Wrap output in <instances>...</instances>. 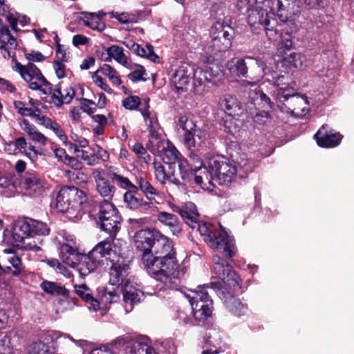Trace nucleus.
Masks as SVG:
<instances>
[{"instance_id":"obj_32","label":"nucleus","mask_w":354,"mask_h":354,"mask_svg":"<svg viewBox=\"0 0 354 354\" xmlns=\"http://www.w3.org/2000/svg\"><path fill=\"white\" fill-rule=\"evenodd\" d=\"M219 106L225 111V115H235L239 116L241 106L240 102L230 94H225L221 98Z\"/></svg>"},{"instance_id":"obj_14","label":"nucleus","mask_w":354,"mask_h":354,"mask_svg":"<svg viewBox=\"0 0 354 354\" xmlns=\"http://www.w3.org/2000/svg\"><path fill=\"white\" fill-rule=\"evenodd\" d=\"M272 10L263 5L255 4L254 8L250 10L248 16V22L253 30L259 29L267 31L270 30V19L274 15Z\"/></svg>"},{"instance_id":"obj_17","label":"nucleus","mask_w":354,"mask_h":354,"mask_svg":"<svg viewBox=\"0 0 354 354\" xmlns=\"http://www.w3.org/2000/svg\"><path fill=\"white\" fill-rule=\"evenodd\" d=\"M270 81L276 87L272 93V97L275 102L284 98L287 95H289L295 90L293 86H291L292 81L288 72L273 75L272 79Z\"/></svg>"},{"instance_id":"obj_9","label":"nucleus","mask_w":354,"mask_h":354,"mask_svg":"<svg viewBox=\"0 0 354 354\" xmlns=\"http://www.w3.org/2000/svg\"><path fill=\"white\" fill-rule=\"evenodd\" d=\"M115 246L118 245H95L87 254H84L83 263H80L81 273L88 274L104 265V259H112L113 247Z\"/></svg>"},{"instance_id":"obj_12","label":"nucleus","mask_w":354,"mask_h":354,"mask_svg":"<svg viewBox=\"0 0 354 354\" xmlns=\"http://www.w3.org/2000/svg\"><path fill=\"white\" fill-rule=\"evenodd\" d=\"M45 183L41 176L34 171H26L21 176L19 187L23 195L38 198L45 192Z\"/></svg>"},{"instance_id":"obj_7","label":"nucleus","mask_w":354,"mask_h":354,"mask_svg":"<svg viewBox=\"0 0 354 354\" xmlns=\"http://www.w3.org/2000/svg\"><path fill=\"white\" fill-rule=\"evenodd\" d=\"M120 245L113 247L112 259H107L111 262L109 268V283L115 286H127L130 283L129 275L130 266L124 258L120 253Z\"/></svg>"},{"instance_id":"obj_25","label":"nucleus","mask_w":354,"mask_h":354,"mask_svg":"<svg viewBox=\"0 0 354 354\" xmlns=\"http://www.w3.org/2000/svg\"><path fill=\"white\" fill-rule=\"evenodd\" d=\"M213 288L214 287L212 286V283L209 284L198 286L196 290L192 291L194 293L192 297L187 295L190 304H200V306L208 304L213 306V300L208 292V289L212 292H215L216 289Z\"/></svg>"},{"instance_id":"obj_40","label":"nucleus","mask_w":354,"mask_h":354,"mask_svg":"<svg viewBox=\"0 0 354 354\" xmlns=\"http://www.w3.org/2000/svg\"><path fill=\"white\" fill-rule=\"evenodd\" d=\"M82 15L83 17L80 18V20L84 26L99 31L104 30L106 27L104 23L99 19L98 17L95 15V12H83Z\"/></svg>"},{"instance_id":"obj_44","label":"nucleus","mask_w":354,"mask_h":354,"mask_svg":"<svg viewBox=\"0 0 354 354\" xmlns=\"http://www.w3.org/2000/svg\"><path fill=\"white\" fill-rule=\"evenodd\" d=\"M105 51L109 52L111 59L113 58L124 67L131 68L122 47L118 45H111L110 47L105 48Z\"/></svg>"},{"instance_id":"obj_36","label":"nucleus","mask_w":354,"mask_h":354,"mask_svg":"<svg viewBox=\"0 0 354 354\" xmlns=\"http://www.w3.org/2000/svg\"><path fill=\"white\" fill-rule=\"evenodd\" d=\"M115 344L120 346H126L125 350L127 353L130 354H137L140 349H144V344L133 339L130 336L124 335L118 337L114 341Z\"/></svg>"},{"instance_id":"obj_24","label":"nucleus","mask_w":354,"mask_h":354,"mask_svg":"<svg viewBox=\"0 0 354 354\" xmlns=\"http://www.w3.org/2000/svg\"><path fill=\"white\" fill-rule=\"evenodd\" d=\"M153 165L156 178L161 184H165L166 181H169L177 186L181 185L180 180L174 176L176 169L174 167L157 162H154Z\"/></svg>"},{"instance_id":"obj_57","label":"nucleus","mask_w":354,"mask_h":354,"mask_svg":"<svg viewBox=\"0 0 354 354\" xmlns=\"http://www.w3.org/2000/svg\"><path fill=\"white\" fill-rule=\"evenodd\" d=\"M91 105H95V102H93L92 100H88L84 97L80 99V109L89 115H92L96 110L95 106L90 107Z\"/></svg>"},{"instance_id":"obj_19","label":"nucleus","mask_w":354,"mask_h":354,"mask_svg":"<svg viewBox=\"0 0 354 354\" xmlns=\"http://www.w3.org/2000/svg\"><path fill=\"white\" fill-rule=\"evenodd\" d=\"M264 73L263 62L259 59L248 57L243 78L249 80H245V83L251 87L255 86L263 77Z\"/></svg>"},{"instance_id":"obj_43","label":"nucleus","mask_w":354,"mask_h":354,"mask_svg":"<svg viewBox=\"0 0 354 354\" xmlns=\"http://www.w3.org/2000/svg\"><path fill=\"white\" fill-rule=\"evenodd\" d=\"M122 295L124 301L130 304H136L140 301L142 292L133 286L127 285L122 286Z\"/></svg>"},{"instance_id":"obj_55","label":"nucleus","mask_w":354,"mask_h":354,"mask_svg":"<svg viewBox=\"0 0 354 354\" xmlns=\"http://www.w3.org/2000/svg\"><path fill=\"white\" fill-rule=\"evenodd\" d=\"M137 67H139V70L133 71L131 73H130L127 77L128 78L131 80L133 82H136L138 81H147L149 78L144 77V75H146V70L145 68L140 64H135Z\"/></svg>"},{"instance_id":"obj_60","label":"nucleus","mask_w":354,"mask_h":354,"mask_svg":"<svg viewBox=\"0 0 354 354\" xmlns=\"http://www.w3.org/2000/svg\"><path fill=\"white\" fill-rule=\"evenodd\" d=\"M251 5V0H238L236 3V9L240 14L250 13L254 8Z\"/></svg>"},{"instance_id":"obj_48","label":"nucleus","mask_w":354,"mask_h":354,"mask_svg":"<svg viewBox=\"0 0 354 354\" xmlns=\"http://www.w3.org/2000/svg\"><path fill=\"white\" fill-rule=\"evenodd\" d=\"M110 178L111 179L113 184L115 183L122 189H128L129 190L135 189V192L138 191V187L133 185L128 178L124 177L116 172H109Z\"/></svg>"},{"instance_id":"obj_62","label":"nucleus","mask_w":354,"mask_h":354,"mask_svg":"<svg viewBox=\"0 0 354 354\" xmlns=\"http://www.w3.org/2000/svg\"><path fill=\"white\" fill-rule=\"evenodd\" d=\"M92 78L95 84L100 87L102 90L108 93H113L112 88L104 81L101 76L97 74V73H93Z\"/></svg>"},{"instance_id":"obj_63","label":"nucleus","mask_w":354,"mask_h":354,"mask_svg":"<svg viewBox=\"0 0 354 354\" xmlns=\"http://www.w3.org/2000/svg\"><path fill=\"white\" fill-rule=\"evenodd\" d=\"M77 157H80L86 162L88 165H95L97 164V160L95 158L94 153H89L88 151L82 150L78 154Z\"/></svg>"},{"instance_id":"obj_58","label":"nucleus","mask_w":354,"mask_h":354,"mask_svg":"<svg viewBox=\"0 0 354 354\" xmlns=\"http://www.w3.org/2000/svg\"><path fill=\"white\" fill-rule=\"evenodd\" d=\"M287 37H284L281 41L279 42V48L280 53L284 54L286 51H289L292 48L293 42L292 40V37L289 34H286Z\"/></svg>"},{"instance_id":"obj_27","label":"nucleus","mask_w":354,"mask_h":354,"mask_svg":"<svg viewBox=\"0 0 354 354\" xmlns=\"http://www.w3.org/2000/svg\"><path fill=\"white\" fill-rule=\"evenodd\" d=\"M91 209V213L98 209L97 214L98 220L109 218L110 217L121 218L117 207L109 200H103L98 203L93 201Z\"/></svg>"},{"instance_id":"obj_64","label":"nucleus","mask_w":354,"mask_h":354,"mask_svg":"<svg viewBox=\"0 0 354 354\" xmlns=\"http://www.w3.org/2000/svg\"><path fill=\"white\" fill-rule=\"evenodd\" d=\"M173 82L175 84V86L178 91H183V86L187 85L189 83V80L187 77H181L178 75L176 73L173 75Z\"/></svg>"},{"instance_id":"obj_23","label":"nucleus","mask_w":354,"mask_h":354,"mask_svg":"<svg viewBox=\"0 0 354 354\" xmlns=\"http://www.w3.org/2000/svg\"><path fill=\"white\" fill-rule=\"evenodd\" d=\"M124 203L127 208L140 211H146L153 207V203L145 201L138 191L131 189L126 192L124 194Z\"/></svg>"},{"instance_id":"obj_13","label":"nucleus","mask_w":354,"mask_h":354,"mask_svg":"<svg viewBox=\"0 0 354 354\" xmlns=\"http://www.w3.org/2000/svg\"><path fill=\"white\" fill-rule=\"evenodd\" d=\"M276 104L283 113L299 115L306 114L308 102L306 96H301L295 89L289 95L277 101Z\"/></svg>"},{"instance_id":"obj_45","label":"nucleus","mask_w":354,"mask_h":354,"mask_svg":"<svg viewBox=\"0 0 354 354\" xmlns=\"http://www.w3.org/2000/svg\"><path fill=\"white\" fill-rule=\"evenodd\" d=\"M133 46L135 48L133 52L136 53L138 56L146 57L147 59L153 62V63H159L160 57L155 53L153 50V47L151 44H147L146 46L147 50H145L138 44H136V45Z\"/></svg>"},{"instance_id":"obj_10","label":"nucleus","mask_w":354,"mask_h":354,"mask_svg":"<svg viewBox=\"0 0 354 354\" xmlns=\"http://www.w3.org/2000/svg\"><path fill=\"white\" fill-rule=\"evenodd\" d=\"M213 55H209L207 57V65L205 68H196L193 75V84L194 86L195 92L199 93L201 90L199 88L202 86H206V84H212V85L217 84L218 82L223 76L221 71V66L213 63ZM205 88L202 89L204 91Z\"/></svg>"},{"instance_id":"obj_51","label":"nucleus","mask_w":354,"mask_h":354,"mask_svg":"<svg viewBox=\"0 0 354 354\" xmlns=\"http://www.w3.org/2000/svg\"><path fill=\"white\" fill-rule=\"evenodd\" d=\"M282 59L285 63L288 64L290 66H292L295 68H301L302 67V60L301 59V55L299 53L292 52L290 54L285 53L281 55Z\"/></svg>"},{"instance_id":"obj_49","label":"nucleus","mask_w":354,"mask_h":354,"mask_svg":"<svg viewBox=\"0 0 354 354\" xmlns=\"http://www.w3.org/2000/svg\"><path fill=\"white\" fill-rule=\"evenodd\" d=\"M69 61V56L64 53L63 56H57V59L53 62V67L55 74L59 79L64 78L66 76V66L64 62Z\"/></svg>"},{"instance_id":"obj_29","label":"nucleus","mask_w":354,"mask_h":354,"mask_svg":"<svg viewBox=\"0 0 354 354\" xmlns=\"http://www.w3.org/2000/svg\"><path fill=\"white\" fill-rule=\"evenodd\" d=\"M198 165L192 167L184 157L180 159V161L178 162V167L182 180L180 181L181 185H185L187 183H192V178L194 174V171H200L202 169L203 162L198 161Z\"/></svg>"},{"instance_id":"obj_53","label":"nucleus","mask_w":354,"mask_h":354,"mask_svg":"<svg viewBox=\"0 0 354 354\" xmlns=\"http://www.w3.org/2000/svg\"><path fill=\"white\" fill-rule=\"evenodd\" d=\"M10 338L5 333H0V354H12Z\"/></svg>"},{"instance_id":"obj_28","label":"nucleus","mask_w":354,"mask_h":354,"mask_svg":"<svg viewBox=\"0 0 354 354\" xmlns=\"http://www.w3.org/2000/svg\"><path fill=\"white\" fill-rule=\"evenodd\" d=\"M212 249L214 250H216L218 252H219L221 254V257H220L218 254H216L213 257L212 261L214 263V272L216 274V278H218L221 279V274H218V272L215 270V266H217V263L214 262V257H218L219 261L218 259L216 261L219 263L221 264L222 260L225 261V264L230 265L228 263L226 262L225 259H232L234 257H235L238 252V249L236 246V245H212Z\"/></svg>"},{"instance_id":"obj_5","label":"nucleus","mask_w":354,"mask_h":354,"mask_svg":"<svg viewBox=\"0 0 354 354\" xmlns=\"http://www.w3.org/2000/svg\"><path fill=\"white\" fill-rule=\"evenodd\" d=\"M180 215L185 222L191 227H197L198 232L205 243H233L234 237L230 230L223 227L220 223L218 225L208 222H198L197 217L187 210L180 212Z\"/></svg>"},{"instance_id":"obj_16","label":"nucleus","mask_w":354,"mask_h":354,"mask_svg":"<svg viewBox=\"0 0 354 354\" xmlns=\"http://www.w3.org/2000/svg\"><path fill=\"white\" fill-rule=\"evenodd\" d=\"M93 176L97 193L104 198V200L111 201L116 189L110 178L109 172L106 174L104 170L97 169L93 171Z\"/></svg>"},{"instance_id":"obj_30","label":"nucleus","mask_w":354,"mask_h":354,"mask_svg":"<svg viewBox=\"0 0 354 354\" xmlns=\"http://www.w3.org/2000/svg\"><path fill=\"white\" fill-rule=\"evenodd\" d=\"M75 289L76 295L88 305L90 310L96 312L100 308V302L93 297L91 289L86 284L75 285Z\"/></svg>"},{"instance_id":"obj_1","label":"nucleus","mask_w":354,"mask_h":354,"mask_svg":"<svg viewBox=\"0 0 354 354\" xmlns=\"http://www.w3.org/2000/svg\"><path fill=\"white\" fill-rule=\"evenodd\" d=\"M142 255V263L148 274L153 279L159 281L170 289L178 290L180 287V278L185 274L179 269L174 245H162L168 253L163 256H153L151 248L153 245H148Z\"/></svg>"},{"instance_id":"obj_4","label":"nucleus","mask_w":354,"mask_h":354,"mask_svg":"<svg viewBox=\"0 0 354 354\" xmlns=\"http://www.w3.org/2000/svg\"><path fill=\"white\" fill-rule=\"evenodd\" d=\"M93 200L88 194L75 186H64L56 196V209L69 220L79 219L84 212L91 214Z\"/></svg>"},{"instance_id":"obj_59","label":"nucleus","mask_w":354,"mask_h":354,"mask_svg":"<svg viewBox=\"0 0 354 354\" xmlns=\"http://www.w3.org/2000/svg\"><path fill=\"white\" fill-rule=\"evenodd\" d=\"M178 124L184 131V132L189 129H193L196 127L194 122L192 120H189L188 117L186 115H182L179 118Z\"/></svg>"},{"instance_id":"obj_34","label":"nucleus","mask_w":354,"mask_h":354,"mask_svg":"<svg viewBox=\"0 0 354 354\" xmlns=\"http://www.w3.org/2000/svg\"><path fill=\"white\" fill-rule=\"evenodd\" d=\"M121 220V218L110 217L109 218L100 219L97 221L100 224L101 230L109 234L112 243H113L117 232L120 229Z\"/></svg>"},{"instance_id":"obj_8","label":"nucleus","mask_w":354,"mask_h":354,"mask_svg":"<svg viewBox=\"0 0 354 354\" xmlns=\"http://www.w3.org/2000/svg\"><path fill=\"white\" fill-rule=\"evenodd\" d=\"M212 41L205 48L207 54L214 55L225 52L232 46L234 30L230 25L217 23L212 29Z\"/></svg>"},{"instance_id":"obj_42","label":"nucleus","mask_w":354,"mask_h":354,"mask_svg":"<svg viewBox=\"0 0 354 354\" xmlns=\"http://www.w3.org/2000/svg\"><path fill=\"white\" fill-rule=\"evenodd\" d=\"M192 309L194 319L198 322L203 323L212 316L213 306L192 304Z\"/></svg>"},{"instance_id":"obj_3","label":"nucleus","mask_w":354,"mask_h":354,"mask_svg":"<svg viewBox=\"0 0 354 354\" xmlns=\"http://www.w3.org/2000/svg\"><path fill=\"white\" fill-rule=\"evenodd\" d=\"M207 167L211 176L209 178L205 175L208 183H211L214 176L221 185L228 187L237 176L244 178L248 173L252 171L253 162L245 160L241 162H235L226 156L217 155L209 159Z\"/></svg>"},{"instance_id":"obj_22","label":"nucleus","mask_w":354,"mask_h":354,"mask_svg":"<svg viewBox=\"0 0 354 354\" xmlns=\"http://www.w3.org/2000/svg\"><path fill=\"white\" fill-rule=\"evenodd\" d=\"M169 239L155 228H147L138 231L134 235L135 243H156L162 241L167 243Z\"/></svg>"},{"instance_id":"obj_46","label":"nucleus","mask_w":354,"mask_h":354,"mask_svg":"<svg viewBox=\"0 0 354 354\" xmlns=\"http://www.w3.org/2000/svg\"><path fill=\"white\" fill-rule=\"evenodd\" d=\"M235 115H225L222 117L220 125L223 127L224 131L230 134H234L239 131V127L237 124L238 119H236Z\"/></svg>"},{"instance_id":"obj_39","label":"nucleus","mask_w":354,"mask_h":354,"mask_svg":"<svg viewBox=\"0 0 354 354\" xmlns=\"http://www.w3.org/2000/svg\"><path fill=\"white\" fill-rule=\"evenodd\" d=\"M183 156L174 146L163 149L162 160L163 164L176 169V164Z\"/></svg>"},{"instance_id":"obj_31","label":"nucleus","mask_w":354,"mask_h":354,"mask_svg":"<svg viewBox=\"0 0 354 354\" xmlns=\"http://www.w3.org/2000/svg\"><path fill=\"white\" fill-rule=\"evenodd\" d=\"M18 122L21 129L27 133L30 140L41 143L42 145L47 144L48 138L41 132L38 131L36 127L27 119L19 118Z\"/></svg>"},{"instance_id":"obj_18","label":"nucleus","mask_w":354,"mask_h":354,"mask_svg":"<svg viewBox=\"0 0 354 354\" xmlns=\"http://www.w3.org/2000/svg\"><path fill=\"white\" fill-rule=\"evenodd\" d=\"M40 288L47 295L53 297H63L68 303L77 305L78 299L73 296L70 290L60 283L44 280L39 285Z\"/></svg>"},{"instance_id":"obj_33","label":"nucleus","mask_w":354,"mask_h":354,"mask_svg":"<svg viewBox=\"0 0 354 354\" xmlns=\"http://www.w3.org/2000/svg\"><path fill=\"white\" fill-rule=\"evenodd\" d=\"M157 218L161 223L169 227L173 235L178 236L181 232V223L176 215L167 212H160Z\"/></svg>"},{"instance_id":"obj_61","label":"nucleus","mask_w":354,"mask_h":354,"mask_svg":"<svg viewBox=\"0 0 354 354\" xmlns=\"http://www.w3.org/2000/svg\"><path fill=\"white\" fill-rule=\"evenodd\" d=\"M28 103L32 106V109L34 113V118H39V115L42 114L41 109L46 108V106L43 105L39 100H34L31 97L29 98Z\"/></svg>"},{"instance_id":"obj_2","label":"nucleus","mask_w":354,"mask_h":354,"mask_svg":"<svg viewBox=\"0 0 354 354\" xmlns=\"http://www.w3.org/2000/svg\"><path fill=\"white\" fill-rule=\"evenodd\" d=\"M219 261V257H214V262ZM215 270L221 277L223 285L220 282H212L213 289H217V295L222 300L226 309L235 316L241 317L245 314L248 309L247 304L241 302L236 295L241 290V279L237 273L234 271L231 265L225 264V261L222 260L221 264L216 263Z\"/></svg>"},{"instance_id":"obj_54","label":"nucleus","mask_w":354,"mask_h":354,"mask_svg":"<svg viewBox=\"0 0 354 354\" xmlns=\"http://www.w3.org/2000/svg\"><path fill=\"white\" fill-rule=\"evenodd\" d=\"M140 103V98L137 95H131L122 100V106L129 110L138 109Z\"/></svg>"},{"instance_id":"obj_20","label":"nucleus","mask_w":354,"mask_h":354,"mask_svg":"<svg viewBox=\"0 0 354 354\" xmlns=\"http://www.w3.org/2000/svg\"><path fill=\"white\" fill-rule=\"evenodd\" d=\"M18 47L17 39L12 35L8 26L3 25L0 28V49L6 59L10 57L16 61L15 55H12L10 49L15 50Z\"/></svg>"},{"instance_id":"obj_56","label":"nucleus","mask_w":354,"mask_h":354,"mask_svg":"<svg viewBox=\"0 0 354 354\" xmlns=\"http://www.w3.org/2000/svg\"><path fill=\"white\" fill-rule=\"evenodd\" d=\"M28 354H52L49 346L43 342H36L31 347Z\"/></svg>"},{"instance_id":"obj_38","label":"nucleus","mask_w":354,"mask_h":354,"mask_svg":"<svg viewBox=\"0 0 354 354\" xmlns=\"http://www.w3.org/2000/svg\"><path fill=\"white\" fill-rule=\"evenodd\" d=\"M248 57L235 59L233 58L227 64V68L230 73L238 77H244L245 75V69L247 67Z\"/></svg>"},{"instance_id":"obj_47","label":"nucleus","mask_w":354,"mask_h":354,"mask_svg":"<svg viewBox=\"0 0 354 354\" xmlns=\"http://www.w3.org/2000/svg\"><path fill=\"white\" fill-rule=\"evenodd\" d=\"M3 251L7 254H14V256L8 258V261L13 268L12 275L13 277H19L24 272V267L21 262V259L16 254L15 250L14 249H5Z\"/></svg>"},{"instance_id":"obj_15","label":"nucleus","mask_w":354,"mask_h":354,"mask_svg":"<svg viewBox=\"0 0 354 354\" xmlns=\"http://www.w3.org/2000/svg\"><path fill=\"white\" fill-rule=\"evenodd\" d=\"M343 135L332 129L328 124H323L313 138L317 145L322 148H335L341 143Z\"/></svg>"},{"instance_id":"obj_26","label":"nucleus","mask_w":354,"mask_h":354,"mask_svg":"<svg viewBox=\"0 0 354 354\" xmlns=\"http://www.w3.org/2000/svg\"><path fill=\"white\" fill-rule=\"evenodd\" d=\"M60 259L65 264L75 267L83 260L84 254L81 253L77 248H74L71 245H61Z\"/></svg>"},{"instance_id":"obj_37","label":"nucleus","mask_w":354,"mask_h":354,"mask_svg":"<svg viewBox=\"0 0 354 354\" xmlns=\"http://www.w3.org/2000/svg\"><path fill=\"white\" fill-rule=\"evenodd\" d=\"M100 295V300L105 304H112L120 300V295H122V287L115 286L113 290H109L106 287L97 288Z\"/></svg>"},{"instance_id":"obj_50","label":"nucleus","mask_w":354,"mask_h":354,"mask_svg":"<svg viewBox=\"0 0 354 354\" xmlns=\"http://www.w3.org/2000/svg\"><path fill=\"white\" fill-rule=\"evenodd\" d=\"M201 133L200 130H198L194 127L193 129H189L184 132L183 134V142L184 145L189 149L192 147H195L196 145V137L198 140H201V136L196 133Z\"/></svg>"},{"instance_id":"obj_21","label":"nucleus","mask_w":354,"mask_h":354,"mask_svg":"<svg viewBox=\"0 0 354 354\" xmlns=\"http://www.w3.org/2000/svg\"><path fill=\"white\" fill-rule=\"evenodd\" d=\"M50 100L56 108H61L64 104H68L71 102L75 96V91L73 87L68 86L62 91L61 83L55 85V88L52 87L50 93Z\"/></svg>"},{"instance_id":"obj_52","label":"nucleus","mask_w":354,"mask_h":354,"mask_svg":"<svg viewBox=\"0 0 354 354\" xmlns=\"http://www.w3.org/2000/svg\"><path fill=\"white\" fill-rule=\"evenodd\" d=\"M132 150L137 158L142 159L144 162L148 163L151 160V156L147 153L146 149L140 142L135 143L132 147Z\"/></svg>"},{"instance_id":"obj_35","label":"nucleus","mask_w":354,"mask_h":354,"mask_svg":"<svg viewBox=\"0 0 354 354\" xmlns=\"http://www.w3.org/2000/svg\"><path fill=\"white\" fill-rule=\"evenodd\" d=\"M252 87H254V88H250L248 93L249 98L254 102H258V103L262 104L263 107L267 106L271 109H274L275 106H277L276 102H273L262 91L259 86L256 84Z\"/></svg>"},{"instance_id":"obj_41","label":"nucleus","mask_w":354,"mask_h":354,"mask_svg":"<svg viewBox=\"0 0 354 354\" xmlns=\"http://www.w3.org/2000/svg\"><path fill=\"white\" fill-rule=\"evenodd\" d=\"M138 191L140 190L149 201H154L159 192L145 178H137Z\"/></svg>"},{"instance_id":"obj_11","label":"nucleus","mask_w":354,"mask_h":354,"mask_svg":"<svg viewBox=\"0 0 354 354\" xmlns=\"http://www.w3.org/2000/svg\"><path fill=\"white\" fill-rule=\"evenodd\" d=\"M21 76L28 82V87L34 91H39L43 94H50L52 84L43 75L37 66L29 62L26 66H21Z\"/></svg>"},{"instance_id":"obj_6","label":"nucleus","mask_w":354,"mask_h":354,"mask_svg":"<svg viewBox=\"0 0 354 354\" xmlns=\"http://www.w3.org/2000/svg\"><path fill=\"white\" fill-rule=\"evenodd\" d=\"M50 230V227L41 221L32 218L19 221L11 229L6 228L3 230L2 243H21L25 239L47 236Z\"/></svg>"}]
</instances>
